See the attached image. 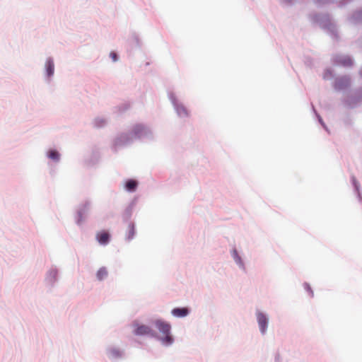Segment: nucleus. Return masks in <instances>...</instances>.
<instances>
[{"instance_id": "obj_8", "label": "nucleus", "mask_w": 362, "mask_h": 362, "mask_svg": "<svg viewBox=\"0 0 362 362\" xmlns=\"http://www.w3.org/2000/svg\"><path fill=\"white\" fill-rule=\"evenodd\" d=\"M133 132L136 136H140L145 132V127L141 124H137L134 127Z\"/></svg>"}, {"instance_id": "obj_13", "label": "nucleus", "mask_w": 362, "mask_h": 362, "mask_svg": "<svg viewBox=\"0 0 362 362\" xmlns=\"http://www.w3.org/2000/svg\"><path fill=\"white\" fill-rule=\"evenodd\" d=\"M340 63L344 66H351L352 64L351 59L349 57H345L341 60Z\"/></svg>"}, {"instance_id": "obj_3", "label": "nucleus", "mask_w": 362, "mask_h": 362, "mask_svg": "<svg viewBox=\"0 0 362 362\" xmlns=\"http://www.w3.org/2000/svg\"><path fill=\"white\" fill-rule=\"evenodd\" d=\"M110 234L105 230L98 232L96 234V239L101 245H106L108 243L110 240Z\"/></svg>"}, {"instance_id": "obj_12", "label": "nucleus", "mask_w": 362, "mask_h": 362, "mask_svg": "<svg viewBox=\"0 0 362 362\" xmlns=\"http://www.w3.org/2000/svg\"><path fill=\"white\" fill-rule=\"evenodd\" d=\"M88 209V204H84L83 206V209H81L78 211V216H79V218L78 220V223H79L81 221H82V215L83 213L86 212V211Z\"/></svg>"}, {"instance_id": "obj_1", "label": "nucleus", "mask_w": 362, "mask_h": 362, "mask_svg": "<svg viewBox=\"0 0 362 362\" xmlns=\"http://www.w3.org/2000/svg\"><path fill=\"white\" fill-rule=\"evenodd\" d=\"M155 326L161 332L164 337L160 338L162 342L165 345H170L173 342V338L170 334V325L161 320L155 321Z\"/></svg>"}, {"instance_id": "obj_5", "label": "nucleus", "mask_w": 362, "mask_h": 362, "mask_svg": "<svg viewBox=\"0 0 362 362\" xmlns=\"http://www.w3.org/2000/svg\"><path fill=\"white\" fill-rule=\"evenodd\" d=\"M172 314L177 317H183L189 314L187 308H176L172 310Z\"/></svg>"}, {"instance_id": "obj_14", "label": "nucleus", "mask_w": 362, "mask_h": 362, "mask_svg": "<svg viewBox=\"0 0 362 362\" xmlns=\"http://www.w3.org/2000/svg\"><path fill=\"white\" fill-rule=\"evenodd\" d=\"M110 57L112 59V60L114 62H116L117 59V54L115 53V52H111L110 53Z\"/></svg>"}, {"instance_id": "obj_6", "label": "nucleus", "mask_w": 362, "mask_h": 362, "mask_svg": "<svg viewBox=\"0 0 362 362\" xmlns=\"http://www.w3.org/2000/svg\"><path fill=\"white\" fill-rule=\"evenodd\" d=\"M137 182L134 180H128L125 184V188L127 191L134 192L137 187Z\"/></svg>"}, {"instance_id": "obj_7", "label": "nucleus", "mask_w": 362, "mask_h": 362, "mask_svg": "<svg viewBox=\"0 0 362 362\" xmlns=\"http://www.w3.org/2000/svg\"><path fill=\"white\" fill-rule=\"evenodd\" d=\"M47 74L49 77L53 75L54 66L52 60L48 59L45 64Z\"/></svg>"}, {"instance_id": "obj_10", "label": "nucleus", "mask_w": 362, "mask_h": 362, "mask_svg": "<svg viewBox=\"0 0 362 362\" xmlns=\"http://www.w3.org/2000/svg\"><path fill=\"white\" fill-rule=\"evenodd\" d=\"M135 234V228L133 224H129L128 226L127 239L132 240Z\"/></svg>"}, {"instance_id": "obj_4", "label": "nucleus", "mask_w": 362, "mask_h": 362, "mask_svg": "<svg viewBox=\"0 0 362 362\" xmlns=\"http://www.w3.org/2000/svg\"><path fill=\"white\" fill-rule=\"evenodd\" d=\"M257 321L262 333H264L268 323L267 317L262 313L257 314Z\"/></svg>"}, {"instance_id": "obj_2", "label": "nucleus", "mask_w": 362, "mask_h": 362, "mask_svg": "<svg viewBox=\"0 0 362 362\" xmlns=\"http://www.w3.org/2000/svg\"><path fill=\"white\" fill-rule=\"evenodd\" d=\"M136 329L134 331L136 335H149L155 337V332L147 325H136Z\"/></svg>"}, {"instance_id": "obj_15", "label": "nucleus", "mask_w": 362, "mask_h": 362, "mask_svg": "<svg viewBox=\"0 0 362 362\" xmlns=\"http://www.w3.org/2000/svg\"><path fill=\"white\" fill-rule=\"evenodd\" d=\"M305 287L310 293L311 296H313V291H312V290L310 288V286L308 284H305Z\"/></svg>"}, {"instance_id": "obj_11", "label": "nucleus", "mask_w": 362, "mask_h": 362, "mask_svg": "<svg viewBox=\"0 0 362 362\" xmlns=\"http://www.w3.org/2000/svg\"><path fill=\"white\" fill-rule=\"evenodd\" d=\"M48 157L52 160H58L59 158V154L57 151L52 150L49 151Z\"/></svg>"}, {"instance_id": "obj_9", "label": "nucleus", "mask_w": 362, "mask_h": 362, "mask_svg": "<svg viewBox=\"0 0 362 362\" xmlns=\"http://www.w3.org/2000/svg\"><path fill=\"white\" fill-rule=\"evenodd\" d=\"M107 276V272L105 268H100L97 272V278L101 281Z\"/></svg>"}]
</instances>
